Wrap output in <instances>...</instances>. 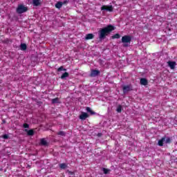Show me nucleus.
Listing matches in <instances>:
<instances>
[{
	"label": "nucleus",
	"instance_id": "1a4fd4ad",
	"mask_svg": "<svg viewBox=\"0 0 177 177\" xmlns=\"http://www.w3.org/2000/svg\"><path fill=\"white\" fill-rule=\"evenodd\" d=\"M68 1H64L63 3L62 2H57L56 4H55V8H57V9H60V8H62V6H63V4L64 5H66V3H67Z\"/></svg>",
	"mask_w": 177,
	"mask_h": 177
},
{
	"label": "nucleus",
	"instance_id": "9b49d317",
	"mask_svg": "<svg viewBox=\"0 0 177 177\" xmlns=\"http://www.w3.org/2000/svg\"><path fill=\"white\" fill-rule=\"evenodd\" d=\"M140 84L144 85V86H146L147 84H149V82L147 80L146 78H141L140 80Z\"/></svg>",
	"mask_w": 177,
	"mask_h": 177
},
{
	"label": "nucleus",
	"instance_id": "6e6552de",
	"mask_svg": "<svg viewBox=\"0 0 177 177\" xmlns=\"http://www.w3.org/2000/svg\"><path fill=\"white\" fill-rule=\"evenodd\" d=\"M167 63H168V66H169V67H170L171 70L175 69V67L176 66V62L169 61Z\"/></svg>",
	"mask_w": 177,
	"mask_h": 177
},
{
	"label": "nucleus",
	"instance_id": "f03ea898",
	"mask_svg": "<svg viewBox=\"0 0 177 177\" xmlns=\"http://www.w3.org/2000/svg\"><path fill=\"white\" fill-rule=\"evenodd\" d=\"M131 41H132V36L131 35H124L122 37V42L123 44L124 48H128L129 46V44H131Z\"/></svg>",
	"mask_w": 177,
	"mask_h": 177
},
{
	"label": "nucleus",
	"instance_id": "423d86ee",
	"mask_svg": "<svg viewBox=\"0 0 177 177\" xmlns=\"http://www.w3.org/2000/svg\"><path fill=\"white\" fill-rule=\"evenodd\" d=\"M113 6H102L101 10H106V12H113Z\"/></svg>",
	"mask_w": 177,
	"mask_h": 177
},
{
	"label": "nucleus",
	"instance_id": "7ed1b4c3",
	"mask_svg": "<svg viewBox=\"0 0 177 177\" xmlns=\"http://www.w3.org/2000/svg\"><path fill=\"white\" fill-rule=\"evenodd\" d=\"M27 10H28V8L24 6V5H19L17 8V12H18L19 15H21V13H25V12H27Z\"/></svg>",
	"mask_w": 177,
	"mask_h": 177
},
{
	"label": "nucleus",
	"instance_id": "393cba45",
	"mask_svg": "<svg viewBox=\"0 0 177 177\" xmlns=\"http://www.w3.org/2000/svg\"><path fill=\"white\" fill-rule=\"evenodd\" d=\"M57 135H59V136H66V133L63 131H61L57 133Z\"/></svg>",
	"mask_w": 177,
	"mask_h": 177
},
{
	"label": "nucleus",
	"instance_id": "f8f14e48",
	"mask_svg": "<svg viewBox=\"0 0 177 177\" xmlns=\"http://www.w3.org/2000/svg\"><path fill=\"white\" fill-rule=\"evenodd\" d=\"M93 38H95V35L92 33H88L86 35V37H85V39H86L87 41L89 39H93Z\"/></svg>",
	"mask_w": 177,
	"mask_h": 177
},
{
	"label": "nucleus",
	"instance_id": "0eeeda50",
	"mask_svg": "<svg viewBox=\"0 0 177 177\" xmlns=\"http://www.w3.org/2000/svg\"><path fill=\"white\" fill-rule=\"evenodd\" d=\"M89 118V115L85 112H82L81 115H80V120H86V118Z\"/></svg>",
	"mask_w": 177,
	"mask_h": 177
},
{
	"label": "nucleus",
	"instance_id": "6ab92c4d",
	"mask_svg": "<svg viewBox=\"0 0 177 177\" xmlns=\"http://www.w3.org/2000/svg\"><path fill=\"white\" fill-rule=\"evenodd\" d=\"M59 168L61 169H66L67 168V165L66 163H61L59 165Z\"/></svg>",
	"mask_w": 177,
	"mask_h": 177
},
{
	"label": "nucleus",
	"instance_id": "20e7f679",
	"mask_svg": "<svg viewBox=\"0 0 177 177\" xmlns=\"http://www.w3.org/2000/svg\"><path fill=\"white\" fill-rule=\"evenodd\" d=\"M123 93H128V92H131V91H133V87L131 84L123 86L122 87Z\"/></svg>",
	"mask_w": 177,
	"mask_h": 177
},
{
	"label": "nucleus",
	"instance_id": "f257e3e1",
	"mask_svg": "<svg viewBox=\"0 0 177 177\" xmlns=\"http://www.w3.org/2000/svg\"><path fill=\"white\" fill-rule=\"evenodd\" d=\"M114 30H115V28L113 25H108L107 26L101 28L98 32L100 39H104V38H106L111 31H114Z\"/></svg>",
	"mask_w": 177,
	"mask_h": 177
},
{
	"label": "nucleus",
	"instance_id": "9d476101",
	"mask_svg": "<svg viewBox=\"0 0 177 177\" xmlns=\"http://www.w3.org/2000/svg\"><path fill=\"white\" fill-rule=\"evenodd\" d=\"M165 139H166V136H164L160 140H159L158 142V146H160V147L164 146V142H165Z\"/></svg>",
	"mask_w": 177,
	"mask_h": 177
},
{
	"label": "nucleus",
	"instance_id": "412c9836",
	"mask_svg": "<svg viewBox=\"0 0 177 177\" xmlns=\"http://www.w3.org/2000/svg\"><path fill=\"white\" fill-rule=\"evenodd\" d=\"M116 111L118 113H121L122 111V106L121 105H118L117 109H116Z\"/></svg>",
	"mask_w": 177,
	"mask_h": 177
},
{
	"label": "nucleus",
	"instance_id": "a878e982",
	"mask_svg": "<svg viewBox=\"0 0 177 177\" xmlns=\"http://www.w3.org/2000/svg\"><path fill=\"white\" fill-rule=\"evenodd\" d=\"M165 142L166 145L171 143V138L169 137H167V138H165Z\"/></svg>",
	"mask_w": 177,
	"mask_h": 177
},
{
	"label": "nucleus",
	"instance_id": "dca6fc26",
	"mask_svg": "<svg viewBox=\"0 0 177 177\" xmlns=\"http://www.w3.org/2000/svg\"><path fill=\"white\" fill-rule=\"evenodd\" d=\"M32 3L34 6H39V5H41V2H39V0H32Z\"/></svg>",
	"mask_w": 177,
	"mask_h": 177
},
{
	"label": "nucleus",
	"instance_id": "c756f323",
	"mask_svg": "<svg viewBox=\"0 0 177 177\" xmlns=\"http://www.w3.org/2000/svg\"><path fill=\"white\" fill-rule=\"evenodd\" d=\"M102 136V133H98V136Z\"/></svg>",
	"mask_w": 177,
	"mask_h": 177
},
{
	"label": "nucleus",
	"instance_id": "aec40b11",
	"mask_svg": "<svg viewBox=\"0 0 177 177\" xmlns=\"http://www.w3.org/2000/svg\"><path fill=\"white\" fill-rule=\"evenodd\" d=\"M53 104H55L56 103H59V97H55V98H53L52 100H51Z\"/></svg>",
	"mask_w": 177,
	"mask_h": 177
},
{
	"label": "nucleus",
	"instance_id": "4468645a",
	"mask_svg": "<svg viewBox=\"0 0 177 177\" xmlns=\"http://www.w3.org/2000/svg\"><path fill=\"white\" fill-rule=\"evenodd\" d=\"M86 110L87 113H90V114L91 115H95V114H96V112L92 111V109L90 107H88V106H87L86 108Z\"/></svg>",
	"mask_w": 177,
	"mask_h": 177
},
{
	"label": "nucleus",
	"instance_id": "c85d7f7f",
	"mask_svg": "<svg viewBox=\"0 0 177 177\" xmlns=\"http://www.w3.org/2000/svg\"><path fill=\"white\" fill-rule=\"evenodd\" d=\"M69 175H74V172L73 171H68Z\"/></svg>",
	"mask_w": 177,
	"mask_h": 177
},
{
	"label": "nucleus",
	"instance_id": "4be33fe9",
	"mask_svg": "<svg viewBox=\"0 0 177 177\" xmlns=\"http://www.w3.org/2000/svg\"><path fill=\"white\" fill-rule=\"evenodd\" d=\"M102 171L105 175H107V174H109V172H110V169L104 168V167L102 168Z\"/></svg>",
	"mask_w": 177,
	"mask_h": 177
},
{
	"label": "nucleus",
	"instance_id": "5701e85b",
	"mask_svg": "<svg viewBox=\"0 0 177 177\" xmlns=\"http://www.w3.org/2000/svg\"><path fill=\"white\" fill-rule=\"evenodd\" d=\"M41 145H42V146H46L47 142L46 140H45V139L42 138L40 141Z\"/></svg>",
	"mask_w": 177,
	"mask_h": 177
},
{
	"label": "nucleus",
	"instance_id": "2eb2a0df",
	"mask_svg": "<svg viewBox=\"0 0 177 177\" xmlns=\"http://www.w3.org/2000/svg\"><path fill=\"white\" fill-rule=\"evenodd\" d=\"M112 39H119V38H121V35L118 33H116L111 36Z\"/></svg>",
	"mask_w": 177,
	"mask_h": 177
},
{
	"label": "nucleus",
	"instance_id": "b1692460",
	"mask_svg": "<svg viewBox=\"0 0 177 177\" xmlns=\"http://www.w3.org/2000/svg\"><path fill=\"white\" fill-rule=\"evenodd\" d=\"M57 71H67V69L64 68L63 66H60L59 68H57Z\"/></svg>",
	"mask_w": 177,
	"mask_h": 177
},
{
	"label": "nucleus",
	"instance_id": "f3484780",
	"mask_svg": "<svg viewBox=\"0 0 177 177\" xmlns=\"http://www.w3.org/2000/svg\"><path fill=\"white\" fill-rule=\"evenodd\" d=\"M20 49H21V50H27V44H21Z\"/></svg>",
	"mask_w": 177,
	"mask_h": 177
},
{
	"label": "nucleus",
	"instance_id": "bb28decb",
	"mask_svg": "<svg viewBox=\"0 0 177 177\" xmlns=\"http://www.w3.org/2000/svg\"><path fill=\"white\" fill-rule=\"evenodd\" d=\"M3 139H9V136L8 134H4L2 136Z\"/></svg>",
	"mask_w": 177,
	"mask_h": 177
},
{
	"label": "nucleus",
	"instance_id": "cd10ccee",
	"mask_svg": "<svg viewBox=\"0 0 177 177\" xmlns=\"http://www.w3.org/2000/svg\"><path fill=\"white\" fill-rule=\"evenodd\" d=\"M23 127H24V128H30V125L27 123H24Z\"/></svg>",
	"mask_w": 177,
	"mask_h": 177
},
{
	"label": "nucleus",
	"instance_id": "ddd939ff",
	"mask_svg": "<svg viewBox=\"0 0 177 177\" xmlns=\"http://www.w3.org/2000/svg\"><path fill=\"white\" fill-rule=\"evenodd\" d=\"M25 132H27L28 136H33L34 135V130L32 129H30V130L25 129Z\"/></svg>",
	"mask_w": 177,
	"mask_h": 177
},
{
	"label": "nucleus",
	"instance_id": "39448f33",
	"mask_svg": "<svg viewBox=\"0 0 177 177\" xmlns=\"http://www.w3.org/2000/svg\"><path fill=\"white\" fill-rule=\"evenodd\" d=\"M100 74V71L96 70V69H93L91 70V72L90 73V77H97Z\"/></svg>",
	"mask_w": 177,
	"mask_h": 177
},
{
	"label": "nucleus",
	"instance_id": "a211bd4d",
	"mask_svg": "<svg viewBox=\"0 0 177 177\" xmlns=\"http://www.w3.org/2000/svg\"><path fill=\"white\" fill-rule=\"evenodd\" d=\"M69 74L67 72H65L64 73H63L61 76V80H64V78H67V77H68Z\"/></svg>",
	"mask_w": 177,
	"mask_h": 177
}]
</instances>
